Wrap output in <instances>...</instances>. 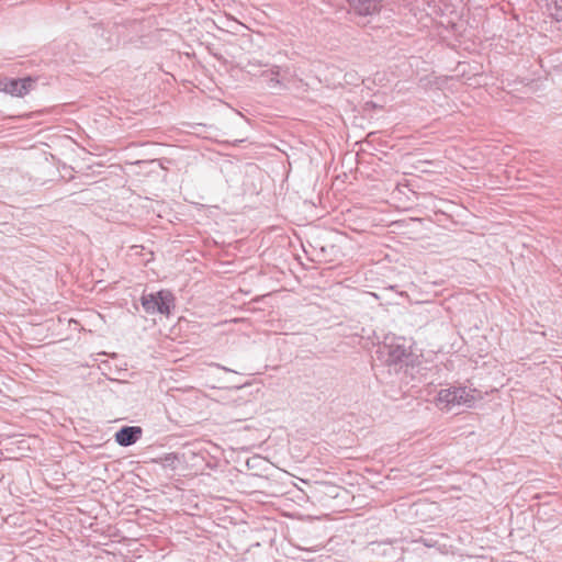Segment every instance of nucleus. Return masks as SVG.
<instances>
[{"label":"nucleus","instance_id":"f257e3e1","mask_svg":"<svg viewBox=\"0 0 562 562\" xmlns=\"http://www.w3.org/2000/svg\"><path fill=\"white\" fill-rule=\"evenodd\" d=\"M142 305L149 314L169 315L173 305V295L169 291H159L142 296Z\"/></svg>","mask_w":562,"mask_h":562},{"label":"nucleus","instance_id":"f03ea898","mask_svg":"<svg viewBox=\"0 0 562 562\" xmlns=\"http://www.w3.org/2000/svg\"><path fill=\"white\" fill-rule=\"evenodd\" d=\"M474 392L475 391L468 390L464 386L443 389L438 393V402L445 404L446 407L454 405L472 406L476 400L473 394Z\"/></svg>","mask_w":562,"mask_h":562},{"label":"nucleus","instance_id":"7ed1b4c3","mask_svg":"<svg viewBox=\"0 0 562 562\" xmlns=\"http://www.w3.org/2000/svg\"><path fill=\"white\" fill-rule=\"evenodd\" d=\"M251 81H257L263 88L269 89L272 93L280 92L284 88L283 77L280 75L278 66L262 70L260 74L248 70Z\"/></svg>","mask_w":562,"mask_h":562},{"label":"nucleus","instance_id":"20e7f679","mask_svg":"<svg viewBox=\"0 0 562 562\" xmlns=\"http://www.w3.org/2000/svg\"><path fill=\"white\" fill-rule=\"evenodd\" d=\"M32 83L33 80L31 78L5 79L3 82V91L14 97H23L30 91Z\"/></svg>","mask_w":562,"mask_h":562},{"label":"nucleus","instance_id":"39448f33","mask_svg":"<svg viewBox=\"0 0 562 562\" xmlns=\"http://www.w3.org/2000/svg\"><path fill=\"white\" fill-rule=\"evenodd\" d=\"M383 348L386 350L385 361L387 364H397L411 356L408 348L404 344L391 342L384 345Z\"/></svg>","mask_w":562,"mask_h":562},{"label":"nucleus","instance_id":"423d86ee","mask_svg":"<svg viewBox=\"0 0 562 562\" xmlns=\"http://www.w3.org/2000/svg\"><path fill=\"white\" fill-rule=\"evenodd\" d=\"M143 430L138 426H126L115 434V440L121 446L135 443L142 436Z\"/></svg>","mask_w":562,"mask_h":562},{"label":"nucleus","instance_id":"0eeeda50","mask_svg":"<svg viewBox=\"0 0 562 562\" xmlns=\"http://www.w3.org/2000/svg\"><path fill=\"white\" fill-rule=\"evenodd\" d=\"M360 15H370L379 11L378 0H348Z\"/></svg>","mask_w":562,"mask_h":562},{"label":"nucleus","instance_id":"6e6552de","mask_svg":"<svg viewBox=\"0 0 562 562\" xmlns=\"http://www.w3.org/2000/svg\"><path fill=\"white\" fill-rule=\"evenodd\" d=\"M251 549H259V560L256 561L254 559V562H271L270 561V552H271V546H270V536L266 535L260 540H256L254 543L250 544V548H248V552Z\"/></svg>","mask_w":562,"mask_h":562},{"label":"nucleus","instance_id":"1a4fd4ad","mask_svg":"<svg viewBox=\"0 0 562 562\" xmlns=\"http://www.w3.org/2000/svg\"><path fill=\"white\" fill-rule=\"evenodd\" d=\"M271 486L270 481L266 475L249 472L248 473V490H263L267 491Z\"/></svg>","mask_w":562,"mask_h":562},{"label":"nucleus","instance_id":"9d476101","mask_svg":"<svg viewBox=\"0 0 562 562\" xmlns=\"http://www.w3.org/2000/svg\"><path fill=\"white\" fill-rule=\"evenodd\" d=\"M270 494L263 490H248V506L250 504H267L269 503Z\"/></svg>","mask_w":562,"mask_h":562},{"label":"nucleus","instance_id":"9b49d317","mask_svg":"<svg viewBox=\"0 0 562 562\" xmlns=\"http://www.w3.org/2000/svg\"><path fill=\"white\" fill-rule=\"evenodd\" d=\"M248 471L252 470L255 468H261L263 470L269 469V461L265 458H261L258 454H255L252 457H248Z\"/></svg>","mask_w":562,"mask_h":562},{"label":"nucleus","instance_id":"f8f14e48","mask_svg":"<svg viewBox=\"0 0 562 562\" xmlns=\"http://www.w3.org/2000/svg\"><path fill=\"white\" fill-rule=\"evenodd\" d=\"M550 15L558 22L562 21V1H555L553 7L550 8Z\"/></svg>","mask_w":562,"mask_h":562},{"label":"nucleus","instance_id":"ddd939ff","mask_svg":"<svg viewBox=\"0 0 562 562\" xmlns=\"http://www.w3.org/2000/svg\"><path fill=\"white\" fill-rule=\"evenodd\" d=\"M248 42H250L251 44L255 43V40H254V37L251 35L250 36L248 35Z\"/></svg>","mask_w":562,"mask_h":562},{"label":"nucleus","instance_id":"4468645a","mask_svg":"<svg viewBox=\"0 0 562 562\" xmlns=\"http://www.w3.org/2000/svg\"><path fill=\"white\" fill-rule=\"evenodd\" d=\"M0 89H2V90H3V87H0Z\"/></svg>","mask_w":562,"mask_h":562}]
</instances>
